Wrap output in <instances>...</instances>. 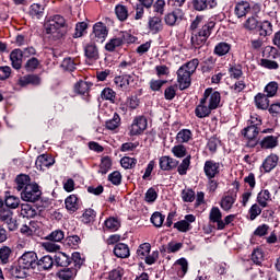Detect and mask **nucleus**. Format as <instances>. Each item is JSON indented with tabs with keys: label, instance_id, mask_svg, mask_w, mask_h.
<instances>
[{
	"label": "nucleus",
	"instance_id": "5701e85b",
	"mask_svg": "<svg viewBox=\"0 0 280 280\" xmlns=\"http://www.w3.org/2000/svg\"><path fill=\"white\" fill-rule=\"evenodd\" d=\"M114 255L120 259H127V257H130V247L124 243H118L114 247Z\"/></svg>",
	"mask_w": 280,
	"mask_h": 280
},
{
	"label": "nucleus",
	"instance_id": "473e14b6",
	"mask_svg": "<svg viewBox=\"0 0 280 280\" xmlns=\"http://www.w3.org/2000/svg\"><path fill=\"white\" fill-rule=\"evenodd\" d=\"M112 167H113V160L110 159V156L105 155L101 159L98 174H108Z\"/></svg>",
	"mask_w": 280,
	"mask_h": 280
},
{
	"label": "nucleus",
	"instance_id": "423d86ee",
	"mask_svg": "<svg viewBox=\"0 0 280 280\" xmlns=\"http://www.w3.org/2000/svg\"><path fill=\"white\" fill-rule=\"evenodd\" d=\"M42 195L43 192L40 191L38 184H31L21 192V198L24 202H37V200H40Z\"/></svg>",
	"mask_w": 280,
	"mask_h": 280
},
{
	"label": "nucleus",
	"instance_id": "bb28decb",
	"mask_svg": "<svg viewBox=\"0 0 280 280\" xmlns=\"http://www.w3.org/2000/svg\"><path fill=\"white\" fill-rule=\"evenodd\" d=\"M38 270H49L54 268V258L49 255L43 256L37 260Z\"/></svg>",
	"mask_w": 280,
	"mask_h": 280
},
{
	"label": "nucleus",
	"instance_id": "9b49d317",
	"mask_svg": "<svg viewBox=\"0 0 280 280\" xmlns=\"http://www.w3.org/2000/svg\"><path fill=\"white\" fill-rule=\"evenodd\" d=\"M9 270L12 277H15V279H25L30 272V269H27L26 266L20 260L14 262Z\"/></svg>",
	"mask_w": 280,
	"mask_h": 280
},
{
	"label": "nucleus",
	"instance_id": "0eeeda50",
	"mask_svg": "<svg viewBox=\"0 0 280 280\" xmlns=\"http://www.w3.org/2000/svg\"><path fill=\"white\" fill-rule=\"evenodd\" d=\"M145 128H148V119L143 116H138L130 126L129 135L130 137H137V135H141Z\"/></svg>",
	"mask_w": 280,
	"mask_h": 280
},
{
	"label": "nucleus",
	"instance_id": "20e7f679",
	"mask_svg": "<svg viewBox=\"0 0 280 280\" xmlns=\"http://www.w3.org/2000/svg\"><path fill=\"white\" fill-rule=\"evenodd\" d=\"M213 27H215V22L209 21L200 28L198 33L192 34L190 40L195 49H200L201 47H205L208 38L211 36V32H213Z\"/></svg>",
	"mask_w": 280,
	"mask_h": 280
},
{
	"label": "nucleus",
	"instance_id": "09e8293b",
	"mask_svg": "<svg viewBox=\"0 0 280 280\" xmlns=\"http://www.w3.org/2000/svg\"><path fill=\"white\" fill-rule=\"evenodd\" d=\"M152 246L150 243H143L141 244L137 249V255L140 257V259H145L148 255H150Z\"/></svg>",
	"mask_w": 280,
	"mask_h": 280
},
{
	"label": "nucleus",
	"instance_id": "7c9ffc66",
	"mask_svg": "<svg viewBox=\"0 0 280 280\" xmlns=\"http://www.w3.org/2000/svg\"><path fill=\"white\" fill-rule=\"evenodd\" d=\"M78 275V269L72 268H65L62 270H60L57 276L59 279L61 280H72L75 279Z\"/></svg>",
	"mask_w": 280,
	"mask_h": 280
},
{
	"label": "nucleus",
	"instance_id": "052dcab7",
	"mask_svg": "<svg viewBox=\"0 0 280 280\" xmlns=\"http://www.w3.org/2000/svg\"><path fill=\"white\" fill-rule=\"evenodd\" d=\"M120 164L124 170H132L137 165V159L125 156L120 160Z\"/></svg>",
	"mask_w": 280,
	"mask_h": 280
},
{
	"label": "nucleus",
	"instance_id": "3c124183",
	"mask_svg": "<svg viewBox=\"0 0 280 280\" xmlns=\"http://www.w3.org/2000/svg\"><path fill=\"white\" fill-rule=\"evenodd\" d=\"M243 135L247 139H257V135H259V127L248 126L244 129Z\"/></svg>",
	"mask_w": 280,
	"mask_h": 280
},
{
	"label": "nucleus",
	"instance_id": "f704fd0d",
	"mask_svg": "<svg viewBox=\"0 0 280 280\" xmlns=\"http://www.w3.org/2000/svg\"><path fill=\"white\" fill-rule=\"evenodd\" d=\"M259 36H270L272 34V23L269 21L259 22Z\"/></svg>",
	"mask_w": 280,
	"mask_h": 280
},
{
	"label": "nucleus",
	"instance_id": "5fc2aeb1",
	"mask_svg": "<svg viewBox=\"0 0 280 280\" xmlns=\"http://www.w3.org/2000/svg\"><path fill=\"white\" fill-rule=\"evenodd\" d=\"M89 89H91V85L89 84V82H85V81H79L74 85L75 92L79 93L80 95H86V93H89Z\"/></svg>",
	"mask_w": 280,
	"mask_h": 280
},
{
	"label": "nucleus",
	"instance_id": "6e6d98bb",
	"mask_svg": "<svg viewBox=\"0 0 280 280\" xmlns=\"http://www.w3.org/2000/svg\"><path fill=\"white\" fill-rule=\"evenodd\" d=\"M172 153L177 159H183V158L187 156V148H185V145H183V144H177L172 148Z\"/></svg>",
	"mask_w": 280,
	"mask_h": 280
},
{
	"label": "nucleus",
	"instance_id": "bf43d9fd",
	"mask_svg": "<svg viewBox=\"0 0 280 280\" xmlns=\"http://www.w3.org/2000/svg\"><path fill=\"white\" fill-rule=\"evenodd\" d=\"M4 202L8 209H18L19 205H21V199H19V197L15 196H9L5 198Z\"/></svg>",
	"mask_w": 280,
	"mask_h": 280
},
{
	"label": "nucleus",
	"instance_id": "c03bdc74",
	"mask_svg": "<svg viewBox=\"0 0 280 280\" xmlns=\"http://www.w3.org/2000/svg\"><path fill=\"white\" fill-rule=\"evenodd\" d=\"M46 240H48V242H58V243H60V242H62V240H65V231L55 230L46 236Z\"/></svg>",
	"mask_w": 280,
	"mask_h": 280
},
{
	"label": "nucleus",
	"instance_id": "aec40b11",
	"mask_svg": "<svg viewBox=\"0 0 280 280\" xmlns=\"http://www.w3.org/2000/svg\"><path fill=\"white\" fill-rule=\"evenodd\" d=\"M259 145L262 150H272L279 145V138L275 136H267L259 141Z\"/></svg>",
	"mask_w": 280,
	"mask_h": 280
},
{
	"label": "nucleus",
	"instance_id": "2f4dec72",
	"mask_svg": "<svg viewBox=\"0 0 280 280\" xmlns=\"http://www.w3.org/2000/svg\"><path fill=\"white\" fill-rule=\"evenodd\" d=\"M235 196L225 195L220 202L221 209H223V211H231V209H233V205H235Z\"/></svg>",
	"mask_w": 280,
	"mask_h": 280
},
{
	"label": "nucleus",
	"instance_id": "774afa93",
	"mask_svg": "<svg viewBox=\"0 0 280 280\" xmlns=\"http://www.w3.org/2000/svg\"><path fill=\"white\" fill-rule=\"evenodd\" d=\"M124 277V268H116L109 272L110 280H121Z\"/></svg>",
	"mask_w": 280,
	"mask_h": 280
},
{
	"label": "nucleus",
	"instance_id": "a18cd8bd",
	"mask_svg": "<svg viewBox=\"0 0 280 280\" xmlns=\"http://www.w3.org/2000/svg\"><path fill=\"white\" fill-rule=\"evenodd\" d=\"M264 259H265L264 249L259 247L255 248L252 253V261H254L256 266H259L262 264Z\"/></svg>",
	"mask_w": 280,
	"mask_h": 280
},
{
	"label": "nucleus",
	"instance_id": "a19ab883",
	"mask_svg": "<svg viewBox=\"0 0 280 280\" xmlns=\"http://www.w3.org/2000/svg\"><path fill=\"white\" fill-rule=\"evenodd\" d=\"M271 200L270 198V191L269 190H261L257 196V202L265 209V207H268V202Z\"/></svg>",
	"mask_w": 280,
	"mask_h": 280
},
{
	"label": "nucleus",
	"instance_id": "cd10ccee",
	"mask_svg": "<svg viewBox=\"0 0 280 280\" xmlns=\"http://www.w3.org/2000/svg\"><path fill=\"white\" fill-rule=\"evenodd\" d=\"M55 264L56 266H60L61 268H67V266L71 264V257H69V255H67L66 253L58 252L55 255Z\"/></svg>",
	"mask_w": 280,
	"mask_h": 280
},
{
	"label": "nucleus",
	"instance_id": "49530a36",
	"mask_svg": "<svg viewBox=\"0 0 280 280\" xmlns=\"http://www.w3.org/2000/svg\"><path fill=\"white\" fill-rule=\"evenodd\" d=\"M189 165H191V155H187L177 167V172L180 176H185L187 171L189 170Z\"/></svg>",
	"mask_w": 280,
	"mask_h": 280
},
{
	"label": "nucleus",
	"instance_id": "f257e3e1",
	"mask_svg": "<svg viewBox=\"0 0 280 280\" xmlns=\"http://www.w3.org/2000/svg\"><path fill=\"white\" fill-rule=\"evenodd\" d=\"M220 92H213V89H207L203 97L200 100L199 105L195 109L196 117L205 119L211 115V110H215L220 106Z\"/></svg>",
	"mask_w": 280,
	"mask_h": 280
},
{
	"label": "nucleus",
	"instance_id": "c756f323",
	"mask_svg": "<svg viewBox=\"0 0 280 280\" xmlns=\"http://www.w3.org/2000/svg\"><path fill=\"white\" fill-rule=\"evenodd\" d=\"M174 268L177 269L178 277H184L185 275H187V270L189 268V262H187V259H185V258H179L174 264Z\"/></svg>",
	"mask_w": 280,
	"mask_h": 280
},
{
	"label": "nucleus",
	"instance_id": "de8ad7c7",
	"mask_svg": "<svg viewBox=\"0 0 280 280\" xmlns=\"http://www.w3.org/2000/svg\"><path fill=\"white\" fill-rule=\"evenodd\" d=\"M117 19L126 21L128 19V8L124 4H117L115 8Z\"/></svg>",
	"mask_w": 280,
	"mask_h": 280
},
{
	"label": "nucleus",
	"instance_id": "b1692460",
	"mask_svg": "<svg viewBox=\"0 0 280 280\" xmlns=\"http://www.w3.org/2000/svg\"><path fill=\"white\" fill-rule=\"evenodd\" d=\"M20 86H27V84H33L34 86H38L40 84V77L36 74H27L19 80Z\"/></svg>",
	"mask_w": 280,
	"mask_h": 280
},
{
	"label": "nucleus",
	"instance_id": "7ed1b4c3",
	"mask_svg": "<svg viewBox=\"0 0 280 280\" xmlns=\"http://www.w3.org/2000/svg\"><path fill=\"white\" fill-rule=\"evenodd\" d=\"M198 65H200V61L198 59H192L184 63L177 70V82L179 84L180 91H185V89H189V86L191 85V75L196 73V69H198Z\"/></svg>",
	"mask_w": 280,
	"mask_h": 280
},
{
	"label": "nucleus",
	"instance_id": "a878e982",
	"mask_svg": "<svg viewBox=\"0 0 280 280\" xmlns=\"http://www.w3.org/2000/svg\"><path fill=\"white\" fill-rule=\"evenodd\" d=\"M269 96L266 94L258 93L255 96V104L256 107L260 110H267L268 106H270V100H268Z\"/></svg>",
	"mask_w": 280,
	"mask_h": 280
},
{
	"label": "nucleus",
	"instance_id": "4be33fe9",
	"mask_svg": "<svg viewBox=\"0 0 280 280\" xmlns=\"http://www.w3.org/2000/svg\"><path fill=\"white\" fill-rule=\"evenodd\" d=\"M192 5L195 10L202 12L207 10V8H215L218 2H215V0H194Z\"/></svg>",
	"mask_w": 280,
	"mask_h": 280
},
{
	"label": "nucleus",
	"instance_id": "c9c22d12",
	"mask_svg": "<svg viewBox=\"0 0 280 280\" xmlns=\"http://www.w3.org/2000/svg\"><path fill=\"white\" fill-rule=\"evenodd\" d=\"M96 217H97V212H95V210L90 208L83 212L81 217V221L83 222V224H91L95 222Z\"/></svg>",
	"mask_w": 280,
	"mask_h": 280
},
{
	"label": "nucleus",
	"instance_id": "338daca9",
	"mask_svg": "<svg viewBox=\"0 0 280 280\" xmlns=\"http://www.w3.org/2000/svg\"><path fill=\"white\" fill-rule=\"evenodd\" d=\"M115 91H113V89L110 88H105L102 91L101 97L102 100H108L109 102L115 103Z\"/></svg>",
	"mask_w": 280,
	"mask_h": 280
},
{
	"label": "nucleus",
	"instance_id": "6ab92c4d",
	"mask_svg": "<svg viewBox=\"0 0 280 280\" xmlns=\"http://www.w3.org/2000/svg\"><path fill=\"white\" fill-rule=\"evenodd\" d=\"M66 209L69 211V213H75L78 209H80V199H78V196L70 195L65 200Z\"/></svg>",
	"mask_w": 280,
	"mask_h": 280
},
{
	"label": "nucleus",
	"instance_id": "864d4df0",
	"mask_svg": "<svg viewBox=\"0 0 280 280\" xmlns=\"http://www.w3.org/2000/svg\"><path fill=\"white\" fill-rule=\"evenodd\" d=\"M70 261L74 265V270H80L84 264V259L82 258V255L78 252H74L70 258Z\"/></svg>",
	"mask_w": 280,
	"mask_h": 280
},
{
	"label": "nucleus",
	"instance_id": "e2e57ef3",
	"mask_svg": "<svg viewBox=\"0 0 280 280\" xmlns=\"http://www.w3.org/2000/svg\"><path fill=\"white\" fill-rule=\"evenodd\" d=\"M105 226L109 231H118L121 224L119 223V220H117L116 218H109L105 221Z\"/></svg>",
	"mask_w": 280,
	"mask_h": 280
},
{
	"label": "nucleus",
	"instance_id": "79ce46f5",
	"mask_svg": "<svg viewBox=\"0 0 280 280\" xmlns=\"http://www.w3.org/2000/svg\"><path fill=\"white\" fill-rule=\"evenodd\" d=\"M21 209V215H23V218H36V209H34L32 206L27 205V203H23Z\"/></svg>",
	"mask_w": 280,
	"mask_h": 280
},
{
	"label": "nucleus",
	"instance_id": "72a5a7b5",
	"mask_svg": "<svg viewBox=\"0 0 280 280\" xmlns=\"http://www.w3.org/2000/svg\"><path fill=\"white\" fill-rule=\"evenodd\" d=\"M30 176L28 175H20L15 179V189L18 191H25V187L30 186Z\"/></svg>",
	"mask_w": 280,
	"mask_h": 280
},
{
	"label": "nucleus",
	"instance_id": "f8f14e48",
	"mask_svg": "<svg viewBox=\"0 0 280 280\" xmlns=\"http://www.w3.org/2000/svg\"><path fill=\"white\" fill-rule=\"evenodd\" d=\"M209 220L212 224H217L218 231H224V221L222 220V211L218 207H212L209 213Z\"/></svg>",
	"mask_w": 280,
	"mask_h": 280
},
{
	"label": "nucleus",
	"instance_id": "ddd939ff",
	"mask_svg": "<svg viewBox=\"0 0 280 280\" xmlns=\"http://www.w3.org/2000/svg\"><path fill=\"white\" fill-rule=\"evenodd\" d=\"M95 42H90L84 46V56L86 60L90 62H95V60H100V49Z\"/></svg>",
	"mask_w": 280,
	"mask_h": 280
},
{
	"label": "nucleus",
	"instance_id": "ea45409f",
	"mask_svg": "<svg viewBox=\"0 0 280 280\" xmlns=\"http://www.w3.org/2000/svg\"><path fill=\"white\" fill-rule=\"evenodd\" d=\"M229 51H231V46L229 45V43L225 42H221L214 47L215 56H226Z\"/></svg>",
	"mask_w": 280,
	"mask_h": 280
},
{
	"label": "nucleus",
	"instance_id": "680f3d73",
	"mask_svg": "<svg viewBox=\"0 0 280 280\" xmlns=\"http://www.w3.org/2000/svg\"><path fill=\"white\" fill-rule=\"evenodd\" d=\"M165 0H156L153 3V12H155V14H160V16H163L165 14Z\"/></svg>",
	"mask_w": 280,
	"mask_h": 280
},
{
	"label": "nucleus",
	"instance_id": "39448f33",
	"mask_svg": "<svg viewBox=\"0 0 280 280\" xmlns=\"http://www.w3.org/2000/svg\"><path fill=\"white\" fill-rule=\"evenodd\" d=\"M107 36L108 27H106V24L97 22L93 25V31L90 34V39L92 43L102 44L106 40Z\"/></svg>",
	"mask_w": 280,
	"mask_h": 280
},
{
	"label": "nucleus",
	"instance_id": "412c9836",
	"mask_svg": "<svg viewBox=\"0 0 280 280\" xmlns=\"http://www.w3.org/2000/svg\"><path fill=\"white\" fill-rule=\"evenodd\" d=\"M10 60L13 69H21V67L23 66V51L21 49H14L10 54Z\"/></svg>",
	"mask_w": 280,
	"mask_h": 280
},
{
	"label": "nucleus",
	"instance_id": "1a4fd4ad",
	"mask_svg": "<svg viewBox=\"0 0 280 280\" xmlns=\"http://www.w3.org/2000/svg\"><path fill=\"white\" fill-rule=\"evenodd\" d=\"M184 18L185 12H183V9H175L164 16V23H166L170 27H174V25L180 23Z\"/></svg>",
	"mask_w": 280,
	"mask_h": 280
},
{
	"label": "nucleus",
	"instance_id": "8fccbe9b",
	"mask_svg": "<svg viewBox=\"0 0 280 280\" xmlns=\"http://www.w3.org/2000/svg\"><path fill=\"white\" fill-rule=\"evenodd\" d=\"M119 124H121V118L119 114L115 113L113 118L106 121V128L107 130H116V128H119Z\"/></svg>",
	"mask_w": 280,
	"mask_h": 280
},
{
	"label": "nucleus",
	"instance_id": "a211bd4d",
	"mask_svg": "<svg viewBox=\"0 0 280 280\" xmlns=\"http://www.w3.org/2000/svg\"><path fill=\"white\" fill-rule=\"evenodd\" d=\"M175 167H178V161L167 155L160 158V168L163 170V172H170Z\"/></svg>",
	"mask_w": 280,
	"mask_h": 280
},
{
	"label": "nucleus",
	"instance_id": "dca6fc26",
	"mask_svg": "<svg viewBox=\"0 0 280 280\" xmlns=\"http://www.w3.org/2000/svg\"><path fill=\"white\" fill-rule=\"evenodd\" d=\"M54 163H56L54 161V158H51L47 154H42V155L37 156V159L35 161V167L37 170H39L40 172H43L44 170H47V167H51V165H54Z\"/></svg>",
	"mask_w": 280,
	"mask_h": 280
},
{
	"label": "nucleus",
	"instance_id": "c85d7f7f",
	"mask_svg": "<svg viewBox=\"0 0 280 280\" xmlns=\"http://www.w3.org/2000/svg\"><path fill=\"white\" fill-rule=\"evenodd\" d=\"M279 163V156L276 154L269 155L262 163V167L265 172H272L275 167H277V164Z\"/></svg>",
	"mask_w": 280,
	"mask_h": 280
},
{
	"label": "nucleus",
	"instance_id": "69168bd1",
	"mask_svg": "<svg viewBox=\"0 0 280 280\" xmlns=\"http://www.w3.org/2000/svg\"><path fill=\"white\" fill-rule=\"evenodd\" d=\"M182 200L184 202H194L196 200V192L191 189H184L182 191Z\"/></svg>",
	"mask_w": 280,
	"mask_h": 280
},
{
	"label": "nucleus",
	"instance_id": "e433bc0d",
	"mask_svg": "<svg viewBox=\"0 0 280 280\" xmlns=\"http://www.w3.org/2000/svg\"><path fill=\"white\" fill-rule=\"evenodd\" d=\"M44 13L45 7L39 3H34L30 7V15L33 16V19H40Z\"/></svg>",
	"mask_w": 280,
	"mask_h": 280
},
{
	"label": "nucleus",
	"instance_id": "58836bf2",
	"mask_svg": "<svg viewBox=\"0 0 280 280\" xmlns=\"http://www.w3.org/2000/svg\"><path fill=\"white\" fill-rule=\"evenodd\" d=\"M259 20L255 16H249L243 24V27L248 32H255L259 27Z\"/></svg>",
	"mask_w": 280,
	"mask_h": 280
},
{
	"label": "nucleus",
	"instance_id": "0e129e2a",
	"mask_svg": "<svg viewBox=\"0 0 280 280\" xmlns=\"http://www.w3.org/2000/svg\"><path fill=\"white\" fill-rule=\"evenodd\" d=\"M151 222L159 229L163 226V222H165V215H162L161 212H155L151 217Z\"/></svg>",
	"mask_w": 280,
	"mask_h": 280
},
{
	"label": "nucleus",
	"instance_id": "6e6552de",
	"mask_svg": "<svg viewBox=\"0 0 280 280\" xmlns=\"http://www.w3.org/2000/svg\"><path fill=\"white\" fill-rule=\"evenodd\" d=\"M19 261L22 266H25L28 270H35L38 266V256L35 252H26L20 258Z\"/></svg>",
	"mask_w": 280,
	"mask_h": 280
},
{
	"label": "nucleus",
	"instance_id": "4468645a",
	"mask_svg": "<svg viewBox=\"0 0 280 280\" xmlns=\"http://www.w3.org/2000/svg\"><path fill=\"white\" fill-rule=\"evenodd\" d=\"M14 213L9 208H0V222L8 224L9 229L16 226V221L13 218Z\"/></svg>",
	"mask_w": 280,
	"mask_h": 280
},
{
	"label": "nucleus",
	"instance_id": "37998d69",
	"mask_svg": "<svg viewBox=\"0 0 280 280\" xmlns=\"http://www.w3.org/2000/svg\"><path fill=\"white\" fill-rule=\"evenodd\" d=\"M10 257H12V248H10L9 246H2L0 248L1 264H10Z\"/></svg>",
	"mask_w": 280,
	"mask_h": 280
},
{
	"label": "nucleus",
	"instance_id": "603ef678",
	"mask_svg": "<svg viewBox=\"0 0 280 280\" xmlns=\"http://www.w3.org/2000/svg\"><path fill=\"white\" fill-rule=\"evenodd\" d=\"M279 91V84L277 82H270L265 86V93L267 97H275Z\"/></svg>",
	"mask_w": 280,
	"mask_h": 280
},
{
	"label": "nucleus",
	"instance_id": "f03ea898",
	"mask_svg": "<svg viewBox=\"0 0 280 280\" xmlns=\"http://www.w3.org/2000/svg\"><path fill=\"white\" fill-rule=\"evenodd\" d=\"M45 31L51 40H60L67 36L69 24H67V20L62 15H52L46 21Z\"/></svg>",
	"mask_w": 280,
	"mask_h": 280
},
{
	"label": "nucleus",
	"instance_id": "393cba45",
	"mask_svg": "<svg viewBox=\"0 0 280 280\" xmlns=\"http://www.w3.org/2000/svg\"><path fill=\"white\" fill-rule=\"evenodd\" d=\"M149 30L152 34H159L163 30V21L159 16L149 19Z\"/></svg>",
	"mask_w": 280,
	"mask_h": 280
},
{
	"label": "nucleus",
	"instance_id": "4c0bfd02",
	"mask_svg": "<svg viewBox=\"0 0 280 280\" xmlns=\"http://www.w3.org/2000/svg\"><path fill=\"white\" fill-rule=\"evenodd\" d=\"M191 137H194V135L191 133V130L182 129L177 133L176 139H177L178 143H189V141H191Z\"/></svg>",
	"mask_w": 280,
	"mask_h": 280
},
{
	"label": "nucleus",
	"instance_id": "2eb2a0df",
	"mask_svg": "<svg viewBox=\"0 0 280 280\" xmlns=\"http://www.w3.org/2000/svg\"><path fill=\"white\" fill-rule=\"evenodd\" d=\"M203 172L208 178H215V175L220 174V163L213 160L206 161Z\"/></svg>",
	"mask_w": 280,
	"mask_h": 280
},
{
	"label": "nucleus",
	"instance_id": "4d7b16f0",
	"mask_svg": "<svg viewBox=\"0 0 280 280\" xmlns=\"http://www.w3.org/2000/svg\"><path fill=\"white\" fill-rule=\"evenodd\" d=\"M124 40L119 37L110 39L106 45L105 49L106 51H115L117 47H121Z\"/></svg>",
	"mask_w": 280,
	"mask_h": 280
},
{
	"label": "nucleus",
	"instance_id": "f3484780",
	"mask_svg": "<svg viewBox=\"0 0 280 280\" xmlns=\"http://www.w3.org/2000/svg\"><path fill=\"white\" fill-rule=\"evenodd\" d=\"M248 12H250V2L240 1L235 4L234 14L237 19H244Z\"/></svg>",
	"mask_w": 280,
	"mask_h": 280
},
{
	"label": "nucleus",
	"instance_id": "13d9d810",
	"mask_svg": "<svg viewBox=\"0 0 280 280\" xmlns=\"http://www.w3.org/2000/svg\"><path fill=\"white\" fill-rule=\"evenodd\" d=\"M88 27H89V25L86 24V22L77 23L73 38H82V36H84V32H86Z\"/></svg>",
	"mask_w": 280,
	"mask_h": 280
},
{
	"label": "nucleus",
	"instance_id": "9d476101",
	"mask_svg": "<svg viewBox=\"0 0 280 280\" xmlns=\"http://www.w3.org/2000/svg\"><path fill=\"white\" fill-rule=\"evenodd\" d=\"M194 222H196V215L186 214L184 220L174 223V229H177L180 233H187V231H191V224H194Z\"/></svg>",
	"mask_w": 280,
	"mask_h": 280
}]
</instances>
